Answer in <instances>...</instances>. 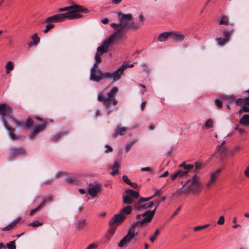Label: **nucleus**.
<instances>
[{
  "label": "nucleus",
  "instance_id": "nucleus-4",
  "mask_svg": "<svg viewBox=\"0 0 249 249\" xmlns=\"http://www.w3.org/2000/svg\"><path fill=\"white\" fill-rule=\"evenodd\" d=\"M132 211V207L130 205L124 207L120 212L114 215L110 220L109 224L110 226H117L122 223L126 218V215L131 213Z\"/></svg>",
  "mask_w": 249,
  "mask_h": 249
},
{
  "label": "nucleus",
  "instance_id": "nucleus-11",
  "mask_svg": "<svg viewBox=\"0 0 249 249\" xmlns=\"http://www.w3.org/2000/svg\"><path fill=\"white\" fill-rule=\"evenodd\" d=\"M232 34V30L228 31L226 29L223 30V35L224 37H218L216 41L218 45L221 46H224L228 42L231 38V35Z\"/></svg>",
  "mask_w": 249,
  "mask_h": 249
},
{
  "label": "nucleus",
  "instance_id": "nucleus-14",
  "mask_svg": "<svg viewBox=\"0 0 249 249\" xmlns=\"http://www.w3.org/2000/svg\"><path fill=\"white\" fill-rule=\"evenodd\" d=\"M25 150L23 147H13L10 149V157L12 159L17 156H25Z\"/></svg>",
  "mask_w": 249,
  "mask_h": 249
},
{
  "label": "nucleus",
  "instance_id": "nucleus-8",
  "mask_svg": "<svg viewBox=\"0 0 249 249\" xmlns=\"http://www.w3.org/2000/svg\"><path fill=\"white\" fill-rule=\"evenodd\" d=\"M201 188H180L174 194L173 196L178 197L181 194L196 195L201 192Z\"/></svg>",
  "mask_w": 249,
  "mask_h": 249
},
{
  "label": "nucleus",
  "instance_id": "nucleus-31",
  "mask_svg": "<svg viewBox=\"0 0 249 249\" xmlns=\"http://www.w3.org/2000/svg\"><path fill=\"white\" fill-rule=\"evenodd\" d=\"M249 97H246L245 98H238L236 100V104L237 106H244L247 103V100Z\"/></svg>",
  "mask_w": 249,
  "mask_h": 249
},
{
  "label": "nucleus",
  "instance_id": "nucleus-41",
  "mask_svg": "<svg viewBox=\"0 0 249 249\" xmlns=\"http://www.w3.org/2000/svg\"><path fill=\"white\" fill-rule=\"evenodd\" d=\"M160 233V230L159 229H157L154 232V234L153 235L150 237L149 239L151 242H154L157 237V236L158 235V234Z\"/></svg>",
  "mask_w": 249,
  "mask_h": 249
},
{
  "label": "nucleus",
  "instance_id": "nucleus-36",
  "mask_svg": "<svg viewBox=\"0 0 249 249\" xmlns=\"http://www.w3.org/2000/svg\"><path fill=\"white\" fill-rule=\"evenodd\" d=\"M137 141V139H134L131 141L129 142L126 146L125 151L128 152L131 147L133 146L134 144Z\"/></svg>",
  "mask_w": 249,
  "mask_h": 249
},
{
  "label": "nucleus",
  "instance_id": "nucleus-45",
  "mask_svg": "<svg viewBox=\"0 0 249 249\" xmlns=\"http://www.w3.org/2000/svg\"><path fill=\"white\" fill-rule=\"evenodd\" d=\"M205 126L208 128L213 127V120L211 119L207 120L205 123Z\"/></svg>",
  "mask_w": 249,
  "mask_h": 249
},
{
  "label": "nucleus",
  "instance_id": "nucleus-58",
  "mask_svg": "<svg viewBox=\"0 0 249 249\" xmlns=\"http://www.w3.org/2000/svg\"><path fill=\"white\" fill-rule=\"evenodd\" d=\"M13 227V226H12V225L11 224L8 225V226H7L6 227L2 229V231H9Z\"/></svg>",
  "mask_w": 249,
  "mask_h": 249
},
{
  "label": "nucleus",
  "instance_id": "nucleus-28",
  "mask_svg": "<svg viewBox=\"0 0 249 249\" xmlns=\"http://www.w3.org/2000/svg\"><path fill=\"white\" fill-rule=\"evenodd\" d=\"M123 181L127 185H130L131 187H138V185L134 182H132L128 178L127 176L124 175L123 176Z\"/></svg>",
  "mask_w": 249,
  "mask_h": 249
},
{
  "label": "nucleus",
  "instance_id": "nucleus-9",
  "mask_svg": "<svg viewBox=\"0 0 249 249\" xmlns=\"http://www.w3.org/2000/svg\"><path fill=\"white\" fill-rule=\"evenodd\" d=\"M13 122L17 127L26 129L32 128L34 124L32 118L30 117L27 118L25 122L18 121L16 119H13Z\"/></svg>",
  "mask_w": 249,
  "mask_h": 249
},
{
  "label": "nucleus",
  "instance_id": "nucleus-5",
  "mask_svg": "<svg viewBox=\"0 0 249 249\" xmlns=\"http://www.w3.org/2000/svg\"><path fill=\"white\" fill-rule=\"evenodd\" d=\"M141 221L137 222L131 226L130 228L128 231L127 234L124 236L119 243L118 246L120 248L123 247L127 243L131 242V240L138 235V232H135L134 229L138 225L142 226L144 224H141Z\"/></svg>",
  "mask_w": 249,
  "mask_h": 249
},
{
  "label": "nucleus",
  "instance_id": "nucleus-59",
  "mask_svg": "<svg viewBox=\"0 0 249 249\" xmlns=\"http://www.w3.org/2000/svg\"><path fill=\"white\" fill-rule=\"evenodd\" d=\"M105 146L107 148L106 150H105V153H108L112 151L113 149L111 146L108 145H106Z\"/></svg>",
  "mask_w": 249,
  "mask_h": 249
},
{
  "label": "nucleus",
  "instance_id": "nucleus-42",
  "mask_svg": "<svg viewBox=\"0 0 249 249\" xmlns=\"http://www.w3.org/2000/svg\"><path fill=\"white\" fill-rule=\"evenodd\" d=\"M101 54H100L99 53H96L95 54V62L94 63V64H96V66H98V64L99 63H100L101 61H102V59H101Z\"/></svg>",
  "mask_w": 249,
  "mask_h": 249
},
{
  "label": "nucleus",
  "instance_id": "nucleus-2",
  "mask_svg": "<svg viewBox=\"0 0 249 249\" xmlns=\"http://www.w3.org/2000/svg\"><path fill=\"white\" fill-rule=\"evenodd\" d=\"M59 12L67 11L65 13L56 14L48 17L45 19V22H60L65 19H73L81 18L82 16L80 13L86 14L89 10L81 6L73 5L59 9Z\"/></svg>",
  "mask_w": 249,
  "mask_h": 249
},
{
  "label": "nucleus",
  "instance_id": "nucleus-51",
  "mask_svg": "<svg viewBox=\"0 0 249 249\" xmlns=\"http://www.w3.org/2000/svg\"><path fill=\"white\" fill-rule=\"evenodd\" d=\"M202 164L200 162H196L195 163V169L196 170H199L201 169Z\"/></svg>",
  "mask_w": 249,
  "mask_h": 249
},
{
  "label": "nucleus",
  "instance_id": "nucleus-53",
  "mask_svg": "<svg viewBox=\"0 0 249 249\" xmlns=\"http://www.w3.org/2000/svg\"><path fill=\"white\" fill-rule=\"evenodd\" d=\"M98 245L95 243H91L89 245L86 249H95L97 248Z\"/></svg>",
  "mask_w": 249,
  "mask_h": 249
},
{
  "label": "nucleus",
  "instance_id": "nucleus-12",
  "mask_svg": "<svg viewBox=\"0 0 249 249\" xmlns=\"http://www.w3.org/2000/svg\"><path fill=\"white\" fill-rule=\"evenodd\" d=\"M46 125L47 122H46L44 124L36 125L28 135V138L30 140L34 139L36 135L45 130Z\"/></svg>",
  "mask_w": 249,
  "mask_h": 249
},
{
  "label": "nucleus",
  "instance_id": "nucleus-3",
  "mask_svg": "<svg viewBox=\"0 0 249 249\" xmlns=\"http://www.w3.org/2000/svg\"><path fill=\"white\" fill-rule=\"evenodd\" d=\"M118 88L113 87L106 96L104 91L100 92L97 95V100L102 103L104 107L107 109V115H109L112 112L111 106H116L118 104V101L116 98V94L118 92Z\"/></svg>",
  "mask_w": 249,
  "mask_h": 249
},
{
  "label": "nucleus",
  "instance_id": "nucleus-64",
  "mask_svg": "<svg viewBox=\"0 0 249 249\" xmlns=\"http://www.w3.org/2000/svg\"><path fill=\"white\" fill-rule=\"evenodd\" d=\"M203 230V229H202V227L201 226H196L194 228V231H198L200 230Z\"/></svg>",
  "mask_w": 249,
  "mask_h": 249
},
{
  "label": "nucleus",
  "instance_id": "nucleus-23",
  "mask_svg": "<svg viewBox=\"0 0 249 249\" xmlns=\"http://www.w3.org/2000/svg\"><path fill=\"white\" fill-rule=\"evenodd\" d=\"M239 124L245 126L249 125V114H244L240 119Z\"/></svg>",
  "mask_w": 249,
  "mask_h": 249
},
{
  "label": "nucleus",
  "instance_id": "nucleus-48",
  "mask_svg": "<svg viewBox=\"0 0 249 249\" xmlns=\"http://www.w3.org/2000/svg\"><path fill=\"white\" fill-rule=\"evenodd\" d=\"M224 222H225V218H224V216H221L219 218V219L217 222V224H218L219 225H222L224 224Z\"/></svg>",
  "mask_w": 249,
  "mask_h": 249
},
{
  "label": "nucleus",
  "instance_id": "nucleus-10",
  "mask_svg": "<svg viewBox=\"0 0 249 249\" xmlns=\"http://www.w3.org/2000/svg\"><path fill=\"white\" fill-rule=\"evenodd\" d=\"M90 79L95 82H98L102 79L101 71L98 69V66L96 64H93L91 68Z\"/></svg>",
  "mask_w": 249,
  "mask_h": 249
},
{
  "label": "nucleus",
  "instance_id": "nucleus-30",
  "mask_svg": "<svg viewBox=\"0 0 249 249\" xmlns=\"http://www.w3.org/2000/svg\"><path fill=\"white\" fill-rule=\"evenodd\" d=\"M248 99L247 100V103L244 106H241V108L238 111V113L239 114L242 112L244 111L245 112H249V102L248 101Z\"/></svg>",
  "mask_w": 249,
  "mask_h": 249
},
{
  "label": "nucleus",
  "instance_id": "nucleus-52",
  "mask_svg": "<svg viewBox=\"0 0 249 249\" xmlns=\"http://www.w3.org/2000/svg\"><path fill=\"white\" fill-rule=\"evenodd\" d=\"M66 175V173L62 171H58L56 173V174L55 175V178H59L61 176H65Z\"/></svg>",
  "mask_w": 249,
  "mask_h": 249
},
{
  "label": "nucleus",
  "instance_id": "nucleus-21",
  "mask_svg": "<svg viewBox=\"0 0 249 249\" xmlns=\"http://www.w3.org/2000/svg\"><path fill=\"white\" fill-rule=\"evenodd\" d=\"M222 172L221 169H218L216 170L213 173L211 176L210 179L208 181V185H211L214 181H215L219 175Z\"/></svg>",
  "mask_w": 249,
  "mask_h": 249
},
{
  "label": "nucleus",
  "instance_id": "nucleus-25",
  "mask_svg": "<svg viewBox=\"0 0 249 249\" xmlns=\"http://www.w3.org/2000/svg\"><path fill=\"white\" fill-rule=\"evenodd\" d=\"M170 32L162 33L158 36V40L160 42L165 41L169 37L170 38Z\"/></svg>",
  "mask_w": 249,
  "mask_h": 249
},
{
  "label": "nucleus",
  "instance_id": "nucleus-56",
  "mask_svg": "<svg viewBox=\"0 0 249 249\" xmlns=\"http://www.w3.org/2000/svg\"><path fill=\"white\" fill-rule=\"evenodd\" d=\"M21 218L20 217H18L15 220H14L11 224L12 225V226L14 227L16 224H17L19 221L20 220Z\"/></svg>",
  "mask_w": 249,
  "mask_h": 249
},
{
  "label": "nucleus",
  "instance_id": "nucleus-18",
  "mask_svg": "<svg viewBox=\"0 0 249 249\" xmlns=\"http://www.w3.org/2000/svg\"><path fill=\"white\" fill-rule=\"evenodd\" d=\"M125 70L124 66H121L114 72L112 73V79L113 81H116L120 79L121 75L124 73Z\"/></svg>",
  "mask_w": 249,
  "mask_h": 249
},
{
  "label": "nucleus",
  "instance_id": "nucleus-32",
  "mask_svg": "<svg viewBox=\"0 0 249 249\" xmlns=\"http://www.w3.org/2000/svg\"><path fill=\"white\" fill-rule=\"evenodd\" d=\"M85 225V220H81L77 222L76 226V228L77 230H82Z\"/></svg>",
  "mask_w": 249,
  "mask_h": 249
},
{
  "label": "nucleus",
  "instance_id": "nucleus-47",
  "mask_svg": "<svg viewBox=\"0 0 249 249\" xmlns=\"http://www.w3.org/2000/svg\"><path fill=\"white\" fill-rule=\"evenodd\" d=\"M42 225L41 222H39L38 221H34L33 222L29 224V226L33 227H37L39 226Z\"/></svg>",
  "mask_w": 249,
  "mask_h": 249
},
{
  "label": "nucleus",
  "instance_id": "nucleus-24",
  "mask_svg": "<svg viewBox=\"0 0 249 249\" xmlns=\"http://www.w3.org/2000/svg\"><path fill=\"white\" fill-rule=\"evenodd\" d=\"M31 38L33 41L30 42L29 43V47L30 48L32 47L33 46L37 45L40 42V38L38 37L37 34L36 33L33 35Z\"/></svg>",
  "mask_w": 249,
  "mask_h": 249
},
{
  "label": "nucleus",
  "instance_id": "nucleus-37",
  "mask_svg": "<svg viewBox=\"0 0 249 249\" xmlns=\"http://www.w3.org/2000/svg\"><path fill=\"white\" fill-rule=\"evenodd\" d=\"M112 74L111 72H103L101 71L102 79H105V78L112 79Z\"/></svg>",
  "mask_w": 249,
  "mask_h": 249
},
{
  "label": "nucleus",
  "instance_id": "nucleus-55",
  "mask_svg": "<svg viewBox=\"0 0 249 249\" xmlns=\"http://www.w3.org/2000/svg\"><path fill=\"white\" fill-rule=\"evenodd\" d=\"M35 118L38 121L40 122L41 123V124H44V123L46 122H47V124H48V120H46V119L44 120L39 117H36Z\"/></svg>",
  "mask_w": 249,
  "mask_h": 249
},
{
  "label": "nucleus",
  "instance_id": "nucleus-7",
  "mask_svg": "<svg viewBox=\"0 0 249 249\" xmlns=\"http://www.w3.org/2000/svg\"><path fill=\"white\" fill-rule=\"evenodd\" d=\"M160 202L161 201L160 199H158L155 200V208L152 211L148 210L143 213L144 218L141 221V222L140 223L141 224H146L150 223L151 221L155 215L156 211Z\"/></svg>",
  "mask_w": 249,
  "mask_h": 249
},
{
  "label": "nucleus",
  "instance_id": "nucleus-19",
  "mask_svg": "<svg viewBox=\"0 0 249 249\" xmlns=\"http://www.w3.org/2000/svg\"><path fill=\"white\" fill-rule=\"evenodd\" d=\"M65 181L69 184L72 185H80V181L78 178L74 176H70L67 177L65 179Z\"/></svg>",
  "mask_w": 249,
  "mask_h": 249
},
{
  "label": "nucleus",
  "instance_id": "nucleus-6",
  "mask_svg": "<svg viewBox=\"0 0 249 249\" xmlns=\"http://www.w3.org/2000/svg\"><path fill=\"white\" fill-rule=\"evenodd\" d=\"M160 190L157 191L152 196L147 197H141L137 204H136V207L139 210H142L143 209H147L151 208L154 204L153 201L148 202L145 203L146 201L150 200L155 196L159 195Z\"/></svg>",
  "mask_w": 249,
  "mask_h": 249
},
{
  "label": "nucleus",
  "instance_id": "nucleus-63",
  "mask_svg": "<svg viewBox=\"0 0 249 249\" xmlns=\"http://www.w3.org/2000/svg\"><path fill=\"white\" fill-rule=\"evenodd\" d=\"M141 171H152V169L150 167H142L141 168Z\"/></svg>",
  "mask_w": 249,
  "mask_h": 249
},
{
  "label": "nucleus",
  "instance_id": "nucleus-33",
  "mask_svg": "<svg viewBox=\"0 0 249 249\" xmlns=\"http://www.w3.org/2000/svg\"><path fill=\"white\" fill-rule=\"evenodd\" d=\"M5 69L7 73H9L14 69L13 63L12 61H8L6 64Z\"/></svg>",
  "mask_w": 249,
  "mask_h": 249
},
{
  "label": "nucleus",
  "instance_id": "nucleus-57",
  "mask_svg": "<svg viewBox=\"0 0 249 249\" xmlns=\"http://www.w3.org/2000/svg\"><path fill=\"white\" fill-rule=\"evenodd\" d=\"M121 66H124L125 67V70L127 68H132L134 67V64H131L130 65L128 64L126 62H124L123 63Z\"/></svg>",
  "mask_w": 249,
  "mask_h": 249
},
{
  "label": "nucleus",
  "instance_id": "nucleus-60",
  "mask_svg": "<svg viewBox=\"0 0 249 249\" xmlns=\"http://www.w3.org/2000/svg\"><path fill=\"white\" fill-rule=\"evenodd\" d=\"M181 206H179L178 209L177 210L173 213V214L171 216V218H173L174 217V216H175L176 215L178 214V213L179 212V211L181 210Z\"/></svg>",
  "mask_w": 249,
  "mask_h": 249
},
{
  "label": "nucleus",
  "instance_id": "nucleus-38",
  "mask_svg": "<svg viewBox=\"0 0 249 249\" xmlns=\"http://www.w3.org/2000/svg\"><path fill=\"white\" fill-rule=\"evenodd\" d=\"M66 134H67L66 132H65L59 133L56 134L55 135L53 136V137H52V140L53 141H55L57 140L58 139H59V138H61L64 135H66Z\"/></svg>",
  "mask_w": 249,
  "mask_h": 249
},
{
  "label": "nucleus",
  "instance_id": "nucleus-50",
  "mask_svg": "<svg viewBox=\"0 0 249 249\" xmlns=\"http://www.w3.org/2000/svg\"><path fill=\"white\" fill-rule=\"evenodd\" d=\"M120 161L118 160H116L113 165L112 166L111 168L114 169H118L119 166Z\"/></svg>",
  "mask_w": 249,
  "mask_h": 249
},
{
  "label": "nucleus",
  "instance_id": "nucleus-39",
  "mask_svg": "<svg viewBox=\"0 0 249 249\" xmlns=\"http://www.w3.org/2000/svg\"><path fill=\"white\" fill-rule=\"evenodd\" d=\"M222 99L227 100L229 103H231L235 100V98L234 96H221Z\"/></svg>",
  "mask_w": 249,
  "mask_h": 249
},
{
  "label": "nucleus",
  "instance_id": "nucleus-46",
  "mask_svg": "<svg viewBox=\"0 0 249 249\" xmlns=\"http://www.w3.org/2000/svg\"><path fill=\"white\" fill-rule=\"evenodd\" d=\"M214 103L215 106L218 108H221L223 107V102L221 100L219 99H215L214 100Z\"/></svg>",
  "mask_w": 249,
  "mask_h": 249
},
{
  "label": "nucleus",
  "instance_id": "nucleus-49",
  "mask_svg": "<svg viewBox=\"0 0 249 249\" xmlns=\"http://www.w3.org/2000/svg\"><path fill=\"white\" fill-rule=\"evenodd\" d=\"M235 130L238 131L240 134L244 133L245 131L244 128H241L238 124L235 126Z\"/></svg>",
  "mask_w": 249,
  "mask_h": 249
},
{
  "label": "nucleus",
  "instance_id": "nucleus-1",
  "mask_svg": "<svg viewBox=\"0 0 249 249\" xmlns=\"http://www.w3.org/2000/svg\"><path fill=\"white\" fill-rule=\"evenodd\" d=\"M119 23H112L110 26L115 32L108 37L103 44L98 47L97 53L102 55L103 53L107 52V47L115 41L122 38L128 30L136 31L142 26L140 23H136L133 20L131 14H124L119 12L117 14Z\"/></svg>",
  "mask_w": 249,
  "mask_h": 249
},
{
  "label": "nucleus",
  "instance_id": "nucleus-43",
  "mask_svg": "<svg viewBox=\"0 0 249 249\" xmlns=\"http://www.w3.org/2000/svg\"><path fill=\"white\" fill-rule=\"evenodd\" d=\"M54 27V25L53 24L51 23V22L48 23L46 26V29L43 31V32L46 34Z\"/></svg>",
  "mask_w": 249,
  "mask_h": 249
},
{
  "label": "nucleus",
  "instance_id": "nucleus-44",
  "mask_svg": "<svg viewBox=\"0 0 249 249\" xmlns=\"http://www.w3.org/2000/svg\"><path fill=\"white\" fill-rule=\"evenodd\" d=\"M6 246L8 249H16L15 241H10L6 244Z\"/></svg>",
  "mask_w": 249,
  "mask_h": 249
},
{
  "label": "nucleus",
  "instance_id": "nucleus-26",
  "mask_svg": "<svg viewBox=\"0 0 249 249\" xmlns=\"http://www.w3.org/2000/svg\"><path fill=\"white\" fill-rule=\"evenodd\" d=\"M101 188H89L88 193L92 197H95L101 191Z\"/></svg>",
  "mask_w": 249,
  "mask_h": 249
},
{
  "label": "nucleus",
  "instance_id": "nucleus-15",
  "mask_svg": "<svg viewBox=\"0 0 249 249\" xmlns=\"http://www.w3.org/2000/svg\"><path fill=\"white\" fill-rule=\"evenodd\" d=\"M2 123L6 128V129L8 131V134L10 136V138L12 140H18L19 139V137L18 135L15 134V130L14 128L10 127L7 123L5 119H3Z\"/></svg>",
  "mask_w": 249,
  "mask_h": 249
},
{
  "label": "nucleus",
  "instance_id": "nucleus-34",
  "mask_svg": "<svg viewBox=\"0 0 249 249\" xmlns=\"http://www.w3.org/2000/svg\"><path fill=\"white\" fill-rule=\"evenodd\" d=\"M179 167H183L184 169L186 170L187 172L189 170L193 169L194 167V165L192 164H186L185 162H183L180 165Z\"/></svg>",
  "mask_w": 249,
  "mask_h": 249
},
{
  "label": "nucleus",
  "instance_id": "nucleus-17",
  "mask_svg": "<svg viewBox=\"0 0 249 249\" xmlns=\"http://www.w3.org/2000/svg\"><path fill=\"white\" fill-rule=\"evenodd\" d=\"M170 38L175 42H180L184 40V36L181 32H170Z\"/></svg>",
  "mask_w": 249,
  "mask_h": 249
},
{
  "label": "nucleus",
  "instance_id": "nucleus-35",
  "mask_svg": "<svg viewBox=\"0 0 249 249\" xmlns=\"http://www.w3.org/2000/svg\"><path fill=\"white\" fill-rule=\"evenodd\" d=\"M192 187H198L199 185V178L196 175H195L192 178Z\"/></svg>",
  "mask_w": 249,
  "mask_h": 249
},
{
  "label": "nucleus",
  "instance_id": "nucleus-29",
  "mask_svg": "<svg viewBox=\"0 0 249 249\" xmlns=\"http://www.w3.org/2000/svg\"><path fill=\"white\" fill-rule=\"evenodd\" d=\"M123 202L125 204H130L133 202V199L128 194H126L123 196Z\"/></svg>",
  "mask_w": 249,
  "mask_h": 249
},
{
  "label": "nucleus",
  "instance_id": "nucleus-22",
  "mask_svg": "<svg viewBox=\"0 0 249 249\" xmlns=\"http://www.w3.org/2000/svg\"><path fill=\"white\" fill-rule=\"evenodd\" d=\"M187 171H184L183 170H178L171 176V178L173 180H174L178 178L185 176L187 175Z\"/></svg>",
  "mask_w": 249,
  "mask_h": 249
},
{
  "label": "nucleus",
  "instance_id": "nucleus-62",
  "mask_svg": "<svg viewBox=\"0 0 249 249\" xmlns=\"http://www.w3.org/2000/svg\"><path fill=\"white\" fill-rule=\"evenodd\" d=\"M245 175L247 178H249V166H248L244 172Z\"/></svg>",
  "mask_w": 249,
  "mask_h": 249
},
{
  "label": "nucleus",
  "instance_id": "nucleus-27",
  "mask_svg": "<svg viewBox=\"0 0 249 249\" xmlns=\"http://www.w3.org/2000/svg\"><path fill=\"white\" fill-rule=\"evenodd\" d=\"M125 194H128L132 198H138L139 196L138 192L131 189H128L125 191Z\"/></svg>",
  "mask_w": 249,
  "mask_h": 249
},
{
  "label": "nucleus",
  "instance_id": "nucleus-16",
  "mask_svg": "<svg viewBox=\"0 0 249 249\" xmlns=\"http://www.w3.org/2000/svg\"><path fill=\"white\" fill-rule=\"evenodd\" d=\"M52 199V196H47V198L44 199L38 207L31 210L30 212V215H34L37 212L39 211L42 208H43L45 206L46 203L51 201Z\"/></svg>",
  "mask_w": 249,
  "mask_h": 249
},
{
  "label": "nucleus",
  "instance_id": "nucleus-13",
  "mask_svg": "<svg viewBox=\"0 0 249 249\" xmlns=\"http://www.w3.org/2000/svg\"><path fill=\"white\" fill-rule=\"evenodd\" d=\"M12 112L11 107L6 103L0 104V115L1 116V121L5 119V117L9 115Z\"/></svg>",
  "mask_w": 249,
  "mask_h": 249
},
{
  "label": "nucleus",
  "instance_id": "nucleus-61",
  "mask_svg": "<svg viewBox=\"0 0 249 249\" xmlns=\"http://www.w3.org/2000/svg\"><path fill=\"white\" fill-rule=\"evenodd\" d=\"M173 151V147H172L169 149L168 151L166 153V155L167 157H170L171 156V154H172Z\"/></svg>",
  "mask_w": 249,
  "mask_h": 249
},
{
  "label": "nucleus",
  "instance_id": "nucleus-20",
  "mask_svg": "<svg viewBox=\"0 0 249 249\" xmlns=\"http://www.w3.org/2000/svg\"><path fill=\"white\" fill-rule=\"evenodd\" d=\"M127 131V128L126 127H116L112 133L113 137L115 138L118 136L124 135Z\"/></svg>",
  "mask_w": 249,
  "mask_h": 249
},
{
  "label": "nucleus",
  "instance_id": "nucleus-54",
  "mask_svg": "<svg viewBox=\"0 0 249 249\" xmlns=\"http://www.w3.org/2000/svg\"><path fill=\"white\" fill-rule=\"evenodd\" d=\"M116 228L114 227H111L108 230V233L111 235H113L114 234Z\"/></svg>",
  "mask_w": 249,
  "mask_h": 249
},
{
  "label": "nucleus",
  "instance_id": "nucleus-40",
  "mask_svg": "<svg viewBox=\"0 0 249 249\" xmlns=\"http://www.w3.org/2000/svg\"><path fill=\"white\" fill-rule=\"evenodd\" d=\"M228 23H229V21H228V17L225 15L223 16L222 17L221 20L219 21V24L220 25H223V24L228 25Z\"/></svg>",
  "mask_w": 249,
  "mask_h": 249
}]
</instances>
